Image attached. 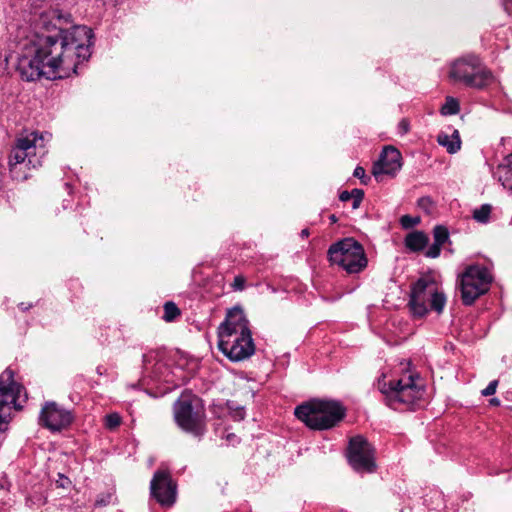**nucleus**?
Here are the masks:
<instances>
[{
  "instance_id": "1",
  "label": "nucleus",
  "mask_w": 512,
  "mask_h": 512,
  "mask_svg": "<svg viewBox=\"0 0 512 512\" xmlns=\"http://www.w3.org/2000/svg\"><path fill=\"white\" fill-rule=\"evenodd\" d=\"M69 18L58 9L40 14L36 28L42 31L19 42L17 71L22 79L68 78L77 74L78 65L90 58L92 30L87 26L65 29L63 25L69 23Z\"/></svg>"
},
{
  "instance_id": "2",
  "label": "nucleus",
  "mask_w": 512,
  "mask_h": 512,
  "mask_svg": "<svg viewBox=\"0 0 512 512\" xmlns=\"http://www.w3.org/2000/svg\"><path fill=\"white\" fill-rule=\"evenodd\" d=\"M248 324L243 310L234 308L218 328V348L232 361L244 360L255 352Z\"/></svg>"
},
{
  "instance_id": "3",
  "label": "nucleus",
  "mask_w": 512,
  "mask_h": 512,
  "mask_svg": "<svg viewBox=\"0 0 512 512\" xmlns=\"http://www.w3.org/2000/svg\"><path fill=\"white\" fill-rule=\"evenodd\" d=\"M45 136L38 132H29L17 138L9 156V169L13 178L25 180L31 168L41 165L45 155Z\"/></svg>"
},
{
  "instance_id": "4",
  "label": "nucleus",
  "mask_w": 512,
  "mask_h": 512,
  "mask_svg": "<svg viewBox=\"0 0 512 512\" xmlns=\"http://www.w3.org/2000/svg\"><path fill=\"white\" fill-rule=\"evenodd\" d=\"M377 388L385 396L387 405L394 410L410 408L421 399L424 392L419 377L413 374L388 381L386 375L382 374L377 381Z\"/></svg>"
},
{
  "instance_id": "5",
  "label": "nucleus",
  "mask_w": 512,
  "mask_h": 512,
  "mask_svg": "<svg viewBox=\"0 0 512 512\" xmlns=\"http://www.w3.org/2000/svg\"><path fill=\"white\" fill-rule=\"evenodd\" d=\"M446 304V296L432 275L420 277L411 287L408 306L415 318H423L430 311L441 314Z\"/></svg>"
},
{
  "instance_id": "6",
  "label": "nucleus",
  "mask_w": 512,
  "mask_h": 512,
  "mask_svg": "<svg viewBox=\"0 0 512 512\" xmlns=\"http://www.w3.org/2000/svg\"><path fill=\"white\" fill-rule=\"evenodd\" d=\"M344 414V409L338 402L328 400H312L295 408V416L314 430L333 427Z\"/></svg>"
},
{
  "instance_id": "7",
  "label": "nucleus",
  "mask_w": 512,
  "mask_h": 512,
  "mask_svg": "<svg viewBox=\"0 0 512 512\" xmlns=\"http://www.w3.org/2000/svg\"><path fill=\"white\" fill-rule=\"evenodd\" d=\"M174 419L185 432L202 436L206 431V414L202 400L193 394L183 393L173 406Z\"/></svg>"
},
{
  "instance_id": "8",
  "label": "nucleus",
  "mask_w": 512,
  "mask_h": 512,
  "mask_svg": "<svg viewBox=\"0 0 512 512\" xmlns=\"http://www.w3.org/2000/svg\"><path fill=\"white\" fill-rule=\"evenodd\" d=\"M449 75L468 87L481 89L492 81L491 72L476 55H467L453 62Z\"/></svg>"
},
{
  "instance_id": "9",
  "label": "nucleus",
  "mask_w": 512,
  "mask_h": 512,
  "mask_svg": "<svg viewBox=\"0 0 512 512\" xmlns=\"http://www.w3.org/2000/svg\"><path fill=\"white\" fill-rule=\"evenodd\" d=\"M328 255L332 264L340 266L349 274L359 273L367 266L362 245L352 238H345L333 244Z\"/></svg>"
},
{
  "instance_id": "10",
  "label": "nucleus",
  "mask_w": 512,
  "mask_h": 512,
  "mask_svg": "<svg viewBox=\"0 0 512 512\" xmlns=\"http://www.w3.org/2000/svg\"><path fill=\"white\" fill-rule=\"evenodd\" d=\"M490 271L481 265H470L461 274V300L465 305H472L477 298L485 294L492 282Z\"/></svg>"
},
{
  "instance_id": "11",
  "label": "nucleus",
  "mask_w": 512,
  "mask_h": 512,
  "mask_svg": "<svg viewBox=\"0 0 512 512\" xmlns=\"http://www.w3.org/2000/svg\"><path fill=\"white\" fill-rule=\"evenodd\" d=\"M23 386L14 380V372L7 368L0 375V432L7 429L11 410L20 409L17 401L20 398Z\"/></svg>"
},
{
  "instance_id": "12",
  "label": "nucleus",
  "mask_w": 512,
  "mask_h": 512,
  "mask_svg": "<svg viewBox=\"0 0 512 512\" xmlns=\"http://www.w3.org/2000/svg\"><path fill=\"white\" fill-rule=\"evenodd\" d=\"M347 458L351 467L359 473H372L376 469L374 448L363 436L350 439Z\"/></svg>"
},
{
  "instance_id": "13",
  "label": "nucleus",
  "mask_w": 512,
  "mask_h": 512,
  "mask_svg": "<svg viewBox=\"0 0 512 512\" xmlns=\"http://www.w3.org/2000/svg\"><path fill=\"white\" fill-rule=\"evenodd\" d=\"M151 496L162 505L170 507L176 501V485L166 471H156L150 483Z\"/></svg>"
},
{
  "instance_id": "14",
  "label": "nucleus",
  "mask_w": 512,
  "mask_h": 512,
  "mask_svg": "<svg viewBox=\"0 0 512 512\" xmlns=\"http://www.w3.org/2000/svg\"><path fill=\"white\" fill-rule=\"evenodd\" d=\"M40 423L51 431H60L69 426L73 420L69 410L55 402H47L41 410Z\"/></svg>"
},
{
  "instance_id": "15",
  "label": "nucleus",
  "mask_w": 512,
  "mask_h": 512,
  "mask_svg": "<svg viewBox=\"0 0 512 512\" xmlns=\"http://www.w3.org/2000/svg\"><path fill=\"white\" fill-rule=\"evenodd\" d=\"M401 159V154L396 148L386 146L381 152L379 160L373 165V175L376 178L383 174L394 176L401 169Z\"/></svg>"
},
{
  "instance_id": "16",
  "label": "nucleus",
  "mask_w": 512,
  "mask_h": 512,
  "mask_svg": "<svg viewBox=\"0 0 512 512\" xmlns=\"http://www.w3.org/2000/svg\"><path fill=\"white\" fill-rule=\"evenodd\" d=\"M437 142L439 145L445 147L450 154L456 153L461 148L460 135L456 129H453L451 134L440 132L437 136Z\"/></svg>"
},
{
  "instance_id": "17",
  "label": "nucleus",
  "mask_w": 512,
  "mask_h": 512,
  "mask_svg": "<svg viewBox=\"0 0 512 512\" xmlns=\"http://www.w3.org/2000/svg\"><path fill=\"white\" fill-rule=\"evenodd\" d=\"M495 176L503 187L512 190V153L497 167Z\"/></svg>"
},
{
  "instance_id": "18",
  "label": "nucleus",
  "mask_w": 512,
  "mask_h": 512,
  "mask_svg": "<svg viewBox=\"0 0 512 512\" xmlns=\"http://www.w3.org/2000/svg\"><path fill=\"white\" fill-rule=\"evenodd\" d=\"M428 236L421 231L409 233L405 238V245L412 251H420L428 244Z\"/></svg>"
},
{
  "instance_id": "19",
  "label": "nucleus",
  "mask_w": 512,
  "mask_h": 512,
  "mask_svg": "<svg viewBox=\"0 0 512 512\" xmlns=\"http://www.w3.org/2000/svg\"><path fill=\"white\" fill-rule=\"evenodd\" d=\"M491 214V206L484 204L473 211V218L479 223H487Z\"/></svg>"
},
{
  "instance_id": "20",
  "label": "nucleus",
  "mask_w": 512,
  "mask_h": 512,
  "mask_svg": "<svg viewBox=\"0 0 512 512\" xmlns=\"http://www.w3.org/2000/svg\"><path fill=\"white\" fill-rule=\"evenodd\" d=\"M459 112V103L452 97H447L444 105L441 108L443 115H455Z\"/></svg>"
},
{
  "instance_id": "21",
  "label": "nucleus",
  "mask_w": 512,
  "mask_h": 512,
  "mask_svg": "<svg viewBox=\"0 0 512 512\" xmlns=\"http://www.w3.org/2000/svg\"><path fill=\"white\" fill-rule=\"evenodd\" d=\"M179 315H180V310L173 302H166L164 304L163 319L166 322H172Z\"/></svg>"
},
{
  "instance_id": "22",
  "label": "nucleus",
  "mask_w": 512,
  "mask_h": 512,
  "mask_svg": "<svg viewBox=\"0 0 512 512\" xmlns=\"http://www.w3.org/2000/svg\"><path fill=\"white\" fill-rule=\"evenodd\" d=\"M434 242L443 245L449 238V232L446 227L438 225L433 230Z\"/></svg>"
},
{
  "instance_id": "23",
  "label": "nucleus",
  "mask_w": 512,
  "mask_h": 512,
  "mask_svg": "<svg viewBox=\"0 0 512 512\" xmlns=\"http://www.w3.org/2000/svg\"><path fill=\"white\" fill-rule=\"evenodd\" d=\"M121 424V417L118 413H110L105 417V427L114 430Z\"/></svg>"
},
{
  "instance_id": "24",
  "label": "nucleus",
  "mask_w": 512,
  "mask_h": 512,
  "mask_svg": "<svg viewBox=\"0 0 512 512\" xmlns=\"http://www.w3.org/2000/svg\"><path fill=\"white\" fill-rule=\"evenodd\" d=\"M418 207L425 213L430 214L434 208V203L430 197L425 196L418 200Z\"/></svg>"
},
{
  "instance_id": "25",
  "label": "nucleus",
  "mask_w": 512,
  "mask_h": 512,
  "mask_svg": "<svg viewBox=\"0 0 512 512\" xmlns=\"http://www.w3.org/2000/svg\"><path fill=\"white\" fill-rule=\"evenodd\" d=\"M400 223H401L403 228L409 229V228H412L415 225L419 224L420 223V218L419 217H412V216H409V215H404V216L401 217Z\"/></svg>"
},
{
  "instance_id": "26",
  "label": "nucleus",
  "mask_w": 512,
  "mask_h": 512,
  "mask_svg": "<svg viewBox=\"0 0 512 512\" xmlns=\"http://www.w3.org/2000/svg\"><path fill=\"white\" fill-rule=\"evenodd\" d=\"M363 197H364L363 190L357 189V188L352 190V197H351V199L353 200V202H352V208L353 209H357L360 206V204H361V202L363 200Z\"/></svg>"
},
{
  "instance_id": "27",
  "label": "nucleus",
  "mask_w": 512,
  "mask_h": 512,
  "mask_svg": "<svg viewBox=\"0 0 512 512\" xmlns=\"http://www.w3.org/2000/svg\"><path fill=\"white\" fill-rule=\"evenodd\" d=\"M230 415L233 420L241 421L245 418V410L243 407L230 408Z\"/></svg>"
},
{
  "instance_id": "28",
  "label": "nucleus",
  "mask_w": 512,
  "mask_h": 512,
  "mask_svg": "<svg viewBox=\"0 0 512 512\" xmlns=\"http://www.w3.org/2000/svg\"><path fill=\"white\" fill-rule=\"evenodd\" d=\"M441 245L433 243L426 251L425 255L429 258H436L440 255Z\"/></svg>"
},
{
  "instance_id": "29",
  "label": "nucleus",
  "mask_w": 512,
  "mask_h": 512,
  "mask_svg": "<svg viewBox=\"0 0 512 512\" xmlns=\"http://www.w3.org/2000/svg\"><path fill=\"white\" fill-rule=\"evenodd\" d=\"M497 386H498V381L497 380H493L491 381L488 386L482 390V395L483 396H491L493 394H495L496 392V389H497Z\"/></svg>"
},
{
  "instance_id": "30",
  "label": "nucleus",
  "mask_w": 512,
  "mask_h": 512,
  "mask_svg": "<svg viewBox=\"0 0 512 512\" xmlns=\"http://www.w3.org/2000/svg\"><path fill=\"white\" fill-rule=\"evenodd\" d=\"M353 176L360 179L362 184H367L368 178L366 177L365 169L363 167L357 166L354 169Z\"/></svg>"
},
{
  "instance_id": "31",
  "label": "nucleus",
  "mask_w": 512,
  "mask_h": 512,
  "mask_svg": "<svg viewBox=\"0 0 512 512\" xmlns=\"http://www.w3.org/2000/svg\"><path fill=\"white\" fill-rule=\"evenodd\" d=\"M244 286H245V278L240 275L236 276L232 283V287L234 288V290L241 291L244 289Z\"/></svg>"
},
{
  "instance_id": "32",
  "label": "nucleus",
  "mask_w": 512,
  "mask_h": 512,
  "mask_svg": "<svg viewBox=\"0 0 512 512\" xmlns=\"http://www.w3.org/2000/svg\"><path fill=\"white\" fill-rule=\"evenodd\" d=\"M410 125L407 119H402L398 124V131L401 135L408 133Z\"/></svg>"
},
{
  "instance_id": "33",
  "label": "nucleus",
  "mask_w": 512,
  "mask_h": 512,
  "mask_svg": "<svg viewBox=\"0 0 512 512\" xmlns=\"http://www.w3.org/2000/svg\"><path fill=\"white\" fill-rule=\"evenodd\" d=\"M157 354L155 352H149L143 355V364L146 369H148V365L155 360Z\"/></svg>"
},
{
  "instance_id": "34",
  "label": "nucleus",
  "mask_w": 512,
  "mask_h": 512,
  "mask_svg": "<svg viewBox=\"0 0 512 512\" xmlns=\"http://www.w3.org/2000/svg\"><path fill=\"white\" fill-rule=\"evenodd\" d=\"M352 197V191L349 192V191H343L340 193L339 195V199L342 201V202H346V201H349Z\"/></svg>"
},
{
  "instance_id": "35",
  "label": "nucleus",
  "mask_w": 512,
  "mask_h": 512,
  "mask_svg": "<svg viewBox=\"0 0 512 512\" xmlns=\"http://www.w3.org/2000/svg\"><path fill=\"white\" fill-rule=\"evenodd\" d=\"M490 404L493 406H498L500 404V401L497 398H493L490 400Z\"/></svg>"
},
{
  "instance_id": "36",
  "label": "nucleus",
  "mask_w": 512,
  "mask_h": 512,
  "mask_svg": "<svg viewBox=\"0 0 512 512\" xmlns=\"http://www.w3.org/2000/svg\"><path fill=\"white\" fill-rule=\"evenodd\" d=\"M96 371L99 375H102L105 372V368L103 366H98Z\"/></svg>"
},
{
  "instance_id": "37",
  "label": "nucleus",
  "mask_w": 512,
  "mask_h": 512,
  "mask_svg": "<svg viewBox=\"0 0 512 512\" xmlns=\"http://www.w3.org/2000/svg\"><path fill=\"white\" fill-rule=\"evenodd\" d=\"M301 236L302 237H308L309 236V230L308 229H303L301 231Z\"/></svg>"
},
{
  "instance_id": "38",
  "label": "nucleus",
  "mask_w": 512,
  "mask_h": 512,
  "mask_svg": "<svg viewBox=\"0 0 512 512\" xmlns=\"http://www.w3.org/2000/svg\"><path fill=\"white\" fill-rule=\"evenodd\" d=\"M508 5H512V0H504L505 9H508Z\"/></svg>"
},
{
  "instance_id": "39",
  "label": "nucleus",
  "mask_w": 512,
  "mask_h": 512,
  "mask_svg": "<svg viewBox=\"0 0 512 512\" xmlns=\"http://www.w3.org/2000/svg\"><path fill=\"white\" fill-rule=\"evenodd\" d=\"M20 308L22 310H27L29 307L25 306L23 303L20 304Z\"/></svg>"
},
{
  "instance_id": "40",
  "label": "nucleus",
  "mask_w": 512,
  "mask_h": 512,
  "mask_svg": "<svg viewBox=\"0 0 512 512\" xmlns=\"http://www.w3.org/2000/svg\"><path fill=\"white\" fill-rule=\"evenodd\" d=\"M331 220H332V221H335V220H336L335 215H332V216H331Z\"/></svg>"
},
{
  "instance_id": "41",
  "label": "nucleus",
  "mask_w": 512,
  "mask_h": 512,
  "mask_svg": "<svg viewBox=\"0 0 512 512\" xmlns=\"http://www.w3.org/2000/svg\"><path fill=\"white\" fill-rule=\"evenodd\" d=\"M228 439H233V435H227Z\"/></svg>"
},
{
  "instance_id": "42",
  "label": "nucleus",
  "mask_w": 512,
  "mask_h": 512,
  "mask_svg": "<svg viewBox=\"0 0 512 512\" xmlns=\"http://www.w3.org/2000/svg\"><path fill=\"white\" fill-rule=\"evenodd\" d=\"M228 439H233V435H227Z\"/></svg>"
}]
</instances>
